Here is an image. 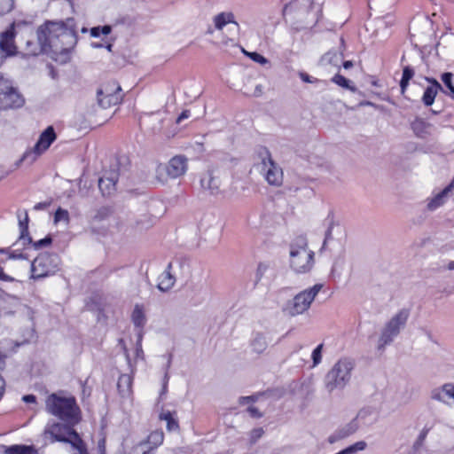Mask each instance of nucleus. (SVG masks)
<instances>
[{
    "instance_id": "a18cd8bd",
    "label": "nucleus",
    "mask_w": 454,
    "mask_h": 454,
    "mask_svg": "<svg viewBox=\"0 0 454 454\" xmlns=\"http://www.w3.org/2000/svg\"><path fill=\"white\" fill-rule=\"evenodd\" d=\"M109 215V210L107 208H102L98 210V212L94 215L93 219L96 221H101L106 218Z\"/></svg>"
},
{
    "instance_id": "cd10ccee",
    "label": "nucleus",
    "mask_w": 454,
    "mask_h": 454,
    "mask_svg": "<svg viewBox=\"0 0 454 454\" xmlns=\"http://www.w3.org/2000/svg\"><path fill=\"white\" fill-rule=\"evenodd\" d=\"M97 98H98V104L102 108H109L112 106H116L121 100V95H112L111 97L107 96V95H104V96L97 95Z\"/></svg>"
},
{
    "instance_id": "473e14b6",
    "label": "nucleus",
    "mask_w": 454,
    "mask_h": 454,
    "mask_svg": "<svg viewBox=\"0 0 454 454\" xmlns=\"http://www.w3.org/2000/svg\"><path fill=\"white\" fill-rule=\"evenodd\" d=\"M323 59L329 64L340 67V65L343 60V54L341 52L330 51L325 55Z\"/></svg>"
},
{
    "instance_id": "e433bc0d",
    "label": "nucleus",
    "mask_w": 454,
    "mask_h": 454,
    "mask_svg": "<svg viewBox=\"0 0 454 454\" xmlns=\"http://www.w3.org/2000/svg\"><path fill=\"white\" fill-rule=\"evenodd\" d=\"M367 444L364 441H360L356 442L355 444L346 448L345 450L340 451L337 454H354L358 450H364L366 448Z\"/></svg>"
},
{
    "instance_id": "5701e85b",
    "label": "nucleus",
    "mask_w": 454,
    "mask_h": 454,
    "mask_svg": "<svg viewBox=\"0 0 454 454\" xmlns=\"http://www.w3.org/2000/svg\"><path fill=\"white\" fill-rule=\"evenodd\" d=\"M432 125L420 118L415 119L411 122V129L419 137H426L431 133Z\"/></svg>"
},
{
    "instance_id": "864d4df0",
    "label": "nucleus",
    "mask_w": 454,
    "mask_h": 454,
    "mask_svg": "<svg viewBox=\"0 0 454 454\" xmlns=\"http://www.w3.org/2000/svg\"><path fill=\"white\" fill-rule=\"evenodd\" d=\"M189 114H190V113H189V111H188V110H184V111H183V112L181 113V114L177 117V119H176V122H177V123H180L182 120L188 118V117H189Z\"/></svg>"
},
{
    "instance_id": "f03ea898",
    "label": "nucleus",
    "mask_w": 454,
    "mask_h": 454,
    "mask_svg": "<svg viewBox=\"0 0 454 454\" xmlns=\"http://www.w3.org/2000/svg\"><path fill=\"white\" fill-rule=\"evenodd\" d=\"M46 411L69 426L81 420V411L73 395L63 391L49 395L45 400Z\"/></svg>"
},
{
    "instance_id": "f704fd0d",
    "label": "nucleus",
    "mask_w": 454,
    "mask_h": 454,
    "mask_svg": "<svg viewBox=\"0 0 454 454\" xmlns=\"http://www.w3.org/2000/svg\"><path fill=\"white\" fill-rule=\"evenodd\" d=\"M4 454H32L31 448L23 445H13L5 449Z\"/></svg>"
},
{
    "instance_id": "680f3d73",
    "label": "nucleus",
    "mask_w": 454,
    "mask_h": 454,
    "mask_svg": "<svg viewBox=\"0 0 454 454\" xmlns=\"http://www.w3.org/2000/svg\"><path fill=\"white\" fill-rule=\"evenodd\" d=\"M164 383H163V387H162V391L160 393V395H164L167 391V382H168V375L166 374L165 377H164Z\"/></svg>"
},
{
    "instance_id": "bf43d9fd",
    "label": "nucleus",
    "mask_w": 454,
    "mask_h": 454,
    "mask_svg": "<svg viewBox=\"0 0 454 454\" xmlns=\"http://www.w3.org/2000/svg\"><path fill=\"white\" fill-rule=\"evenodd\" d=\"M5 383L2 376L0 375V396H3L4 393Z\"/></svg>"
},
{
    "instance_id": "2f4dec72",
    "label": "nucleus",
    "mask_w": 454,
    "mask_h": 454,
    "mask_svg": "<svg viewBox=\"0 0 454 454\" xmlns=\"http://www.w3.org/2000/svg\"><path fill=\"white\" fill-rule=\"evenodd\" d=\"M414 76V70L409 67L405 66L403 69V76L400 82V87L402 93H404L407 86L409 85L410 81Z\"/></svg>"
},
{
    "instance_id": "412c9836",
    "label": "nucleus",
    "mask_w": 454,
    "mask_h": 454,
    "mask_svg": "<svg viewBox=\"0 0 454 454\" xmlns=\"http://www.w3.org/2000/svg\"><path fill=\"white\" fill-rule=\"evenodd\" d=\"M171 263H168L167 269L159 278L157 287L161 292L169 291L175 285L176 278L170 272Z\"/></svg>"
},
{
    "instance_id": "39448f33",
    "label": "nucleus",
    "mask_w": 454,
    "mask_h": 454,
    "mask_svg": "<svg viewBox=\"0 0 454 454\" xmlns=\"http://www.w3.org/2000/svg\"><path fill=\"white\" fill-rule=\"evenodd\" d=\"M354 361L350 358L340 359L325 376V387L329 392L342 388L349 381Z\"/></svg>"
},
{
    "instance_id": "a19ab883",
    "label": "nucleus",
    "mask_w": 454,
    "mask_h": 454,
    "mask_svg": "<svg viewBox=\"0 0 454 454\" xmlns=\"http://www.w3.org/2000/svg\"><path fill=\"white\" fill-rule=\"evenodd\" d=\"M323 344H319L312 352V359L314 365L318 364L322 358Z\"/></svg>"
},
{
    "instance_id": "4468645a",
    "label": "nucleus",
    "mask_w": 454,
    "mask_h": 454,
    "mask_svg": "<svg viewBox=\"0 0 454 454\" xmlns=\"http://www.w3.org/2000/svg\"><path fill=\"white\" fill-rule=\"evenodd\" d=\"M74 426L68 424L53 423L44 430V434H49L52 438V442H67V438L72 434L74 430L72 428Z\"/></svg>"
},
{
    "instance_id": "c85d7f7f",
    "label": "nucleus",
    "mask_w": 454,
    "mask_h": 454,
    "mask_svg": "<svg viewBox=\"0 0 454 454\" xmlns=\"http://www.w3.org/2000/svg\"><path fill=\"white\" fill-rule=\"evenodd\" d=\"M131 319L133 324L137 327H143L146 318L142 306L137 304L133 309Z\"/></svg>"
},
{
    "instance_id": "ddd939ff",
    "label": "nucleus",
    "mask_w": 454,
    "mask_h": 454,
    "mask_svg": "<svg viewBox=\"0 0 454 454\" xmlns=\"http://www.w3.org/2000/svg\"><path fill=\"white\" fill-rule=\"evenodd\" d=\"M435 51L441 58L454 60V33L447 32L443 34L435 46Z\"/></svg>"
},
{
    "instance_id": "6ab92c4d",
    "label": "nucleus",
    "mask_w": 454,
    "mask_h": 454,
    "mask_svg": "<svg viewBox=\"0 0 454 454\" xmlns=\"http://www.w3.org/2000/svg\"><path fill=\"white\" fill-rule=\"evenodd\" d=\"M426 80L429 82L431 84L425 90L422 102L425 106H432L434 98L439 90H442V85L434 78L427 77Z\"/></svg>"
},
{
    "instance_id": "09e8293b",
    "label": "nucleus",
    "mask_w": 454,
    "mask_h": 454,
    "mask_svg": "<svg viewBox=\"0 0 454 454\" xmlns=\"http://www.w3.org/2000/svg\"><path fill=\"white\" fill-rule=\"evenodd\" d=\"M443 249L446 253L454 254V238L449 240L443 247Z\"/></svg>"
},
{
    "instance_id": "b1692460",
    "label": "nucleus",
    "mask_w": 454,
    "mask_h": 454,
    "mask_svg": "<svg viewBox=\"0 0 454 454\" xmlns=\"http://www.w3.org/2000/svg\"><path fill=\"white\" fill-rule=\"evenodd\" d=\"M132 378L129 374L120 376L117 383L119 393L121 396H129L131 394Z\"/></svg>"
},
{
    "instance_id": "c03bdc74",
    "label": "nucleus",
    "mask_w": 454,
    "mask_h": 454,
    "mask_svg": "<svg viewBox=\"0 0 454 454\" xmlns=\"http://www.w3.org/2000/svg\"><path fill=\"white\" fill-rule=\"evenodd\" d=\"M27 221H28V217L27 215H26L25 216V220L24 221H20V231H21V234H20V239H25V232L27 231Z\"/></svg>"
},
{
    "instance_id": "bb28decb",
    "label": "nucleus",
    "mask_w": 454,
    "mask_h": 454,
    "mask_svg": "<svg viewBox=\"0 0 454 454\" xmlns=\"http://www.w3.org/2000/svg\"><path fill=\"white\" fill-rule=\"evenodd\" d=\"M67 442H69L78 451V454H88L86 445L76 431L72 432Z\"/></svg>"
},
{
    "instance_id": "8fccbe9b",
    "label": "nucleus",
    "mask_w": 454,
    "mask_h": 454,
    "mask_svg": "<svg viewBox=\"0 0 454 454\" xmlns=\"http://www.w3.org/2000/svg\"><path fill=\"white\" fill-rule=\"evenodd\" d=\"M247 411L249 412V414H250L252 417H254V418H260V417H262V414L260 413V411H258V409H257V408H255V407H254V406L248 407Z\"/></svg>"
},
{
    "instance_id": "c756f323",
    "label": "nucleus",
    "mask_w": 454,
    "mask_h": 454,
    "mask_svg": "<svg viewBox=\"0 0 454 454\" xmlns=\"http://www.w3.org/2000/svg\"><path fill=\"white\" fill-rule=\"evenodd\" d=\"M449 193L450 192L446 190V188H444L441 192L436 194L434 198H432L429 200L427 204V208L429 210H434L435 208L442 206L444 203L445 198L448 196Z\"/></svg>"
},
{
    "instance_id": "9d476101",
    "label": "nucleus",
    "mask_w": 454,
    "mask_h": 454,
    "mask_svg": "<svg viewBox=\"0 0 454 454\" xmlns=\"http://www.w3.org/2000/svg\"><path fill=\"white\" fill-rule=\"evenodd\" d=\"M261 159L259 166L268 184L274 186H280L283 183L282 169L273 161L267 150H264L261 153Z\"/></svg>"
},
{
    "instance_id": "4d7b16f0",
    "label": "nucleus",
    "mask_w": 454,
    "mask_h": 454,
    "mask_svg": "<svg viewBox=\"0 0 454 454\" xmlns=\"http://www.w3.org/2000/svg\"><path fill=\"white\" fill-rule=\"evenodd\" d=\"M332 225H333V223H330L326 232H325V240H324V244H323V247L325 246L327 240L330 239V236H331V229H332Z\"/></svg>"
},
{
    "instance_id": "1a4fd4ad",
    "label": "nucleus",
    "mask_w": 454,
    "mask_h": 454,
    "mask_svg": "<svg viewBox=\"0 0 454 454\" xmlns=\"http://www.w3.org/2000/svg\"><path fill=\"white\" fill-rule=\"evenodd\" d=\"M24 99L12 82L0 74V110L20 107Z\"/></svg>"
},
{
    "instance_id": "69168bd1",
    "label": "nucleus",
    "mask_w": 454,
    "mask_h": 454,
    "mask_svg": "<svg viewBox=\"0 0 454 454\" xmlns=\"http://www.w3.org/2000/svg\"><path fill=\"white\" fill-rule=\"evenodd\" d=\"M251 399H252V397H251V396L241 397V398H240L239 403H245L246 402H248V401H250Z\"/></svg>"
},
{
    "instance_id": "20e7f679",
    "label": "nucleus",
    "mask_w": 454,
    "mask_h": 454,
    "mask_svg": "<svg viewBox=\"0 0 454 454\" xmlns=\"http://www.w3.org/2000/svg\"><path fill=\"white\" fill-rule=\"evenodd\" d=\"M322 288V284H316L312 287L300 292L286 303L283 311L289 317H296L305 313L309 310Z\"/></svg>"
},
{
    "instance_id": "dca6fc26",
    "label": "nucleus",
    "mask_w": 454,
    "mask_h": 454,
    "mask_svg": "<svg viewBox=\"0 0 454 454\" xmlns=\"http://www.w3.org/2000/svg\"><path fill=\"white\" fill-rule=\"evenodd\" d=\"M213 24L215 29L221 31L223 27L231 24L235 27L236 31H239V25L235 20V15L231 12H222L213 17Z\"/></svg>"
},
{
    "instance_id": "a211bd4d",
    "label": "nucleus",
    "mask_w": 454,
    "mask_h": 454,
    "mask_svg": "<svg viewBox=\"0 0 454 454\" xmlns=\"http://www.w3.org/2000/svg\"><path fill=\"white\" fill-rule=\"evenodd\" d=\"M430 396L433 400L446 403V397L454 401V384L446 383L440 387L431 391Z\"/></svg>"
},
{
    "instance_id": "7c9ffc66",
    "label": "nucleus",
    "mask_w": 454,
    "mask_h": 454,
    "mask_svg": "<svg viewBox=\"0 0 454 454\" xmlns=\"http://www.w3.org/2000/svg\"><path fill=\"white\" fill-rule=\"evenodd\" d=\"M159 418L167 422V429L168 431H177L179 429L178 422L173 418L170 411L161 412Z\"/></svg>"
},
{
    "instance_id": "f3484780",
    "label": "nucleus",
    "mask_w": 454,
    "mask_h": 454,
    "mask_svg": "<svg viewBox=\"0 0 454 454\" xmlns=\"http://www.w3.org/2000/svg\"><path fill=\"white\" fill-rule=\"evenodd\" d=\"M17 25L13 26L12 29L3 33L0 36V47L2 51L7 54H12L15 51L16 46L14 43V36L16 35Z\"/></svg>"
},
{
    "instance_id": "0e129e2a",
    "label": "nucleus",
    "mask_w": 454,
    "mask_h": 454,
    "mask_svg": "<svg viewBox=\"0 0 454 454\" xmlns=\"http://www.w3.org/2000/svg\"><path fill=\"white\" fill-rule=\"evenodd\" d=\"M9 258H11V259L23 258V254H11L9 255Z\"/></svg>"
},
{
    "instance_id": "4c0bfd02",
    "label": "nucleus",
    "mask_w": 454,
    "mask_h": 454,
    "mask_svg": "<svg viewBox=\"0 0 454 454\" xmlns=\"http://www.w3.org/2000/svg\"><path fill=\"white\" fill-rule=\"evenodd\" d=\"M453 74L451 73H444L442 74V81L444 85L449 89L448 95L454 98V85L452 83Z\"/></svg>"
},
{
    "instance_id": "052dcab7",
    "label": "nucleus",
    "mask_w": 454,
    "mask_h": 454,
    "mask_svg": "<svg viewBox=\"0 0 454 454\" xmlns=\"http://www.w3.org/2000/svg\"><path fill=\"white\" fill-rule=\"evenodd\" d=\"M101 33L104 35H108L111 32V27L110 26H104L100 27Z\"/></svg>"
},
{
    "instance_id": "393cba45",
    "label": "nucleus",
    "mask_w": 454,
    "mask_h": 454,
    "mask_svg": "<svg viewBox=\"0 0 454 454\" xmlns=\"http://www.w3.org/2000/svg\"><path fill=\"white\" fill-rule=\"evenodd\" d=\"M358 429V424L356 419L346 425L343 428L339 430L335 436L330 437V442H333L336 439L345 438L354 434Z\"/></svg>"
},
{
    "instance_id": "6e6d98bb",
    "label": "nucleus",
    "mask_w": 454,
    "mask_h": 454,
    "mask_svg": "<svg viewBox=\"0 0 454 454\" xmlns=\"http://www.w3.org/2000/svg\"><path fill=\"white\" fill-rule=\"evenodd\" d=\"M299 75H300L301 79L303 82H313V81H311V80H310V77L309 76V74H308L303 73V72H301V73L299 74Z\"/></svg>"
},
{
    "instance_id": "4be33fe9",
    "label": "nucleus",
    "mask_w": 454,
    "mask_h": 454,
    "mask_svg": "<svg viewBox=\"0 0 454 454\" xmlns=\"http://www.w3.org/2000/svg\"><path fill=\"white\" fill-rule=\"evenodd\" d=\"M268 348L266 337L262 333H256L250 340V350L257 356L262 355Z\"/></svg>"
},
{
    "instance_id": "de8ad7c7",
    "label": "nucleus",
    "mask_w": 454,
    "mask_h": 454,
    "mask_svg": "<svg viewBox=\"0 0 454 454\" xmlns=\"http://www.w3.org/2000/svg\"><path fill=\"white\" fill-rule=\"evenodd\" d=\"M427 430H423L420 433V434L419 435L417 441L414 443V448L418 449V448H419L422 445V443H423V442H424V440H425V438L427 436Z\"/></svg>"
},
{
    "instance_id": "37998d69",
    "label": "nucleus",
    "mask_w": 454,
    "mask_h": 454,
    "mask_svg": "<svg viewBox=\"0 0 454 454\" xmlns=\"http://www.w3.org/2000/svg\"><path fill=\"white\" fill-rule=\"evenodd\" d=\"M264 434V431L262 427L254 428L250 433V442L251 443H254L258 439H260Z\"/></svg>"
},
{
    "instance_id": "2eb2a0df",
    "label": "nucleus",
    "mask_w": 454,
    "mask_h": 454,
    "mask_svg": "<svg viewBox=\"0 0 454 454\" xmlns=\"http://www.w3.org/2000/svg\"><path fill=\"white\" fill-rule=\"evenodd\" d=\"M118 172L114 169L106 171L98 180V187L104 196L112 195L116 188Z\"/></svg>"
},
{
    "instance_id": "603ef678",
    "label": "nucleus",
    "mask_w": 454,
    "mask_h": 454,
    "mask_svg": "<svg viewBox=\"0 0 454 454\" xmlns=\"http://www.w3.org/2000/svg\"><path fill=\"white\" fill-rule=\"evenodd\" d=\"M22 400L27 403H35L36 397L34 395H27L22 397Z\"/></svg>"
},
{
    "instance_id": "a878e982",
    "label": "nucleus",
    "mask_w": 454,
    "mask_h": 454,
    "mask_svg": "<svg viewBox=\"0 0 454 454\" xmlns=\"http://www.w3.org/2000/svg\"><path fill=\"white\" fill-rule=\"evenodd\" d=\"M121 86L115 82H109L103 84L97 92V95L104 96H112V95H121Z\"/></svg>"
},
{
    "instance_id": "f257e3e1",
    "label": "nucleus",
    "mask_w": 454,
    "mask_h": 454,
    "mask_svg": "<svg viewBox=\"0 0 454 454\" xmlns=\"http://www.w3.org/2000/svg\"><path fill=\"white\" fill-rule=\"evenodd\" d=\"M63 21H46L36 32L28 25H17V43L26 55L66 53L76 44L77 37L70 24Z\"/></svg>"
},
{
    "instance_id": "79ce46f5",
    "label": "nucleus",
    "mask_w": 454,
    "mask_h": 454,
    "mask_svg": "<svg viewBox=\"0 0 454 454\" xmlns=\"http://www.w3.org/2000/svg\"><path fill=\"white\" fill-rule=\"evenodd\" d=\"M13 7V0H0V13L9 12Z\"/></svg>"
},
{
    "instance_id": "72a5a7b5",
    "label": "nucleus",
    "mask_w": 454,
    "mask_h": 454,
    "mask_svg": "<svg viewBox=\"0 0 454 454\" xmlns=\"http://www.w3.org/2000/svg\"><path fill=\"white\" fill-rule=\"evenodd\" d=\"M252 80L248 79L247 83L245 84V94L251 97H260L262 95V86L261 84H257L254 89L251 88Z\"/></svg>"
},
{
    "instance_id": "0eeeda50",
    "label": "nucleus",
    "mask_w": 454,
    "mask_h": 454,
    "mask_svg": "<svg viewBox=\"0 0 454 454\" xmlns=\"http://www.w3.org/2000/svg\"><path fill=\"white\" fill-rule=\"evenodd\" d=\"M409 316V309H403L390 318L382 329L379 338V349H383L387 344L393 341L394 338L400 333L401 329L406 325Z\"/></svg>"
},
{
    "instance_id": "9b49d317",
    "label": "nucleus",
    "mask_w": 454,
    "mask_h": 454,
    "mask_svg": "<svg viewBox=\"0 0 454 454\" xmlns=\"http://www.w3.org/2000/svg\"><path fill=\"white\" fill-rule=\"evenodd\" d=\"M57 136L52 126H49L39 137L38 141L35 145L33 150L27 151L23 154L21 160H29L33 162L36 158L45 152L50 145L55 141Z\"/></svg>"
},
{
    "instance_id": "58836bf2",
    "label": "nucleus",
    "mask_w": 454,
    "mask_h": 454,
    "mask_svg": "<svg viewBox=\"0 0 454 454\" xmlns=\"http://www.w3.org/2000/svg\"><path fill=\"white\" fill-rule=\"evenodd\" d=\"M243 52L245 53V55L248 56L252 60L261 65H266L269 62L266 58H264L262 55L257 52H249L245 50H243Z\"/></svg>"
},
{
    "instance_id": "338daca9",
    "label": "nucleus",
    "mask_w": 454,
    "mask_h": 454,
    "mask_svg": "<svg viewBox=\"0 0 454 454\" xmlns=\"http://www.w3.org/2000/svg\"><path fill=\"white\" fill-rule=\"evenodd\" d=\"M447 269L450 270H454V261L450 262L447 265Z\"/></svg>"
},
{
    "instance_id": "e2e57ef3",
    "label": "nucleus",
    "mask_w": 454,
    "mask_h": 454,
    "mask_svg": "<svg viewBox=\"0 0 454 454\" xmlns=\"http://www.w3.org/2000/svg\"><path fill=\"white\" fill-rule=\"evenodd\" d=\"M352 67H353L352 61L348 60V61L343 62V67L345 69L350 68Z\"/></svg>"
},
{
    "instance_id": "423d86ee",
    "label": "nucleus",
    "mask_w": 454,
    "mask_h": 454,
    "mask_svg": "<svg viewBox=\"0 0 454 454\" xmlns=\"http://www.w3.org/2000/svg\"><path fill=\"white\" fill-rule=\"evenodd\" d=\"M188 159L184 155H176L167 163L158 165L156 178L160 184H166L169 179H177L186 173Z\"/></svg>"
},
{
    "instance_id": "49530a36",
    "label": "nucleus",
    "mask_w": 454,
    "mask_h": 454,
    "mask_svg": "<svg viewBox=\"0 0 454 454\" xmlns=\"http://www.w3.org/2000/svg\"><path fill=\"white\" fill-rule=\"evenodd\" d=\"M51 243V239L45 238V239H40V240L35 242L33 246L35 248H41L43 247H46V246L50 245Z\"/></svg>"
},
{
    "instance_id": "6e6552de",
    "label": "nucleus",
    "mask_w": 454,
    "mask_h": 454,
    "mask_svg": "<svg viewBox=\"0 0 454 454\" xmlns=\"http://www.w3.org/2000/svg\"><path fill=\"white\" fill-rule=\"evenodd\" d=\"M59 258L53 254H41L31 263V278L39 279L58 271Z\"/></svg>"
},
{
    "instance_id": "ea45409f",
    "label": "nucleus",
    "mask_w": 454,
    "mask_h": 454,
    "mask_svg": "<svg viewBox=\"0 0 454 454\" xmlns=\"http://www.w3.org/2000/svg\"><path fill=\"white\" fill-rule=\"evenodd\" d=\"M54 221H55V223H58L60 221H65V222L68 223L69 215H68L67 210L59 208L55 213Z\"/></svg>"
},
{
    "instance_id": "c9c22d12",
    "label": "nucleus",
    "mask_w": 454,
    "mask_h": 454,
    "mask_svg": "<svg viewBox=\"0 0 454 454\" xmlns=\"http://www.w3.org/2000/svg\"><path fill=\"white\" fill-rule=\"evenodd\" d=\"M332 81L334 83H336L337 85H339V86H340L342 88L348 89V90H351L353 92L356 91V90L355 86H350L349 85V82H350L349 80H348L347 78H345L341 74H335L333 77Z\"/></svg>"
},
{
    "instance_id": "7ed1b4c3",
    "label": "nucleus",
    "mask_w": 454,
    "mask_h": 454,
    "mask_svg": "<svg viewBox=\"0 0 454 454\" xmlns=\"http://www.w3.org/2000/svg\"><path fill=\"white\" fill-rule=\"evenodd\" d=\"M314 253L308 248L307 240L299 237L290 249V266L297 273H305L311 270Z\"/></svg>"
},
{
    "instance_id": "774afa93",
    "label": "nucleus",
    "mask_w": 454,
    "mask_h": 454,
    "mask_svg": "<svg viewBox=\"0 0 454 454\" xmlns=\"http://www.w3.org/2000/svg\"><path fill=\"white\" fill-rule=\"evenodd\" d=\"M45 205L43 204V203H38L35 206V209H41V208H44Z\"/></svg>"
},
{
    "instance_id": "aec40b11",
    "label": "nucleus",
    "mask_w": 454,
    "mask_h": 454,
    "mask_svg": "<svg viewBox=\"0 0 454 454\" xmlns=\"http://www.w3.org/2000/svg\"><path fill=\"white\" fill-rule=\"evenodd\" d=\"M164 440V433L161 430L153 431L146 438V440L139 443L140 446H148V449L144 450L142 454H149L153 450L159 447Z\"/></svg>"
},
{
    "instance_id": "13d9d810",
    "label": "nucleus",
    "mask_w": 454,
    "mask_h": 454,
    "mask_svg": "<svg viewBox=\"0 0 454 454\" xmlns=\"http://www.w3.org/2000/svg\"><path fill=\"white\" fill-rule=\"evenodd\" d=\"M101 34V30H100V27H92L91 30H90V35L92 36H98L99 35Z\"/></svg>"
},
{
    "instance_id": "5fc2aeb1",
    "label": "nucleus",
    "mask_w": 454,
    "mask_h": 454,
    "mask_svg": "<svg viewBox=\"0 0 454 454\" xmlns=\"http://www.w3.org/2000/svg\"><path fill=\"white\" fill-rule=\"evenodd\" d=\"M142 331L140 330L138 333V340H137V353L139 355V353H142V348H141V340H142Z\"/></svg>"
},
{
    "instance_id": "3c124183",
    "label": "nucleus",
    "mask_w": 454,
    "mask_h": 454,
    "mask_svg": "<svg viewBox=\"0 0 454 454\" xmlns=\"http://www.w3.org/2000/svg\"><path fill=\"white\" fill-rule=\"evenodd\" d=\"M0 279L3 281L12 282L14 280L13 278L8 276L4 272V270L0 267Z\"/></svg>"
},
{
    "instance_id": "f8f14e48",
    "label": "nucleus",
    "mask_w": 454,
    "mask_h": 454,
    "mask_svg": "<svg viewBox=\"0 0 454 454\" xmlns=\"http://www.w3.org/2000/svg\"><path fill=\"white\" fill-rule=\"evenodd\" d=\"M203 189L208 190L210 193L216 195L225 191L228 181L221 173H207L200 180Z\"/></svg>"
}]
</instances>
